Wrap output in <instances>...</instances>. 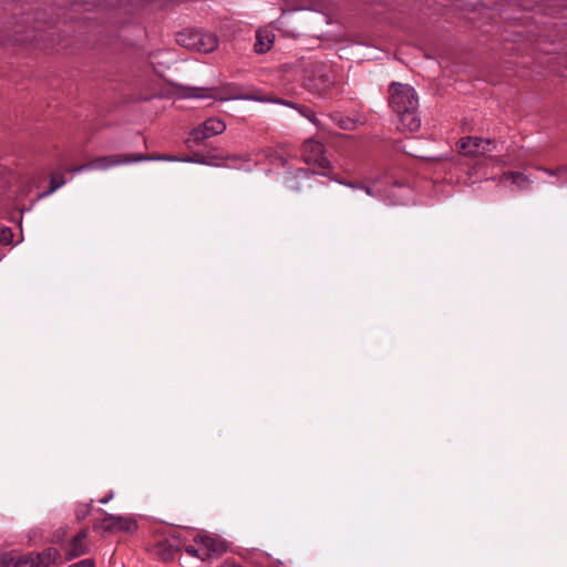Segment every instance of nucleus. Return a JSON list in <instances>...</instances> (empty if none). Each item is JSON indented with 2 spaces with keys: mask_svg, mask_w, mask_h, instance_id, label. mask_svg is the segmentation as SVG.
<instances>
[{
  "mask_svg": "<svg viewBox=\"0 0 567 567\" xmlns=\"http://www.w3.org/2000/svg\"><path fill=\"white\" fill-rule=\"evenodd\" d=\"M198 537L199 544L203 546L206 558L210 557L212 555L221 554L224 551V545L220 540L208 535H198Z\"/></svg>",
  "mask_w": 567,
  "mask_h": 567,
  "instance_id": "4468645a",
  "label": "nucleus"
},
{
  "mask_svg": "<svg viewBox=\"0 0 567 567\" xmlns=\"http://www.w3.org/2000/svg\"><path fill=\"white\" fill-rule=\"evenodd\" d=\"M289 187H290L291 189H296V190H298V189H299V188H298V187H296L293 184H290V185H289Z\"/></svg>",
  "mask_w": 567,
  "mask_h": 567,
  "instance_id": "bb28decb",
  "label": "nucleus"
},
{
  "mask_svg": "<svg viewBox=\"0 0 567 567\" xmlns=\"http://www.w3.org/2000/svg\"><path fill=\"white\" fill-rule=\"evenodd\" d=\"M535 168L539 172H544L548 176L557 177V178L567 173V165H560V166H557L556 168H547L545 166H535Z\"/></svg>",
  "mask_w": 567,
  "mask_h": 567,
  "instance_id": "f3484780",
  "label": "nucleus"
},
{
  "mask_svg": "<svg viewBox=\"0 0 567 567\" xmlns=\"http://www.w3.org/2000/svg\"><path fill=\"white\" fill-rule=\"evenodd\" d=\"M185 96L194 99H210L214 97V90L206 87H188Z\"/></svg>",
  "mask_w": 567,
  "mask_h": 567,
  "instance_id": "2eb2a0df",
  "label": "nucleus"
},
{
  "mask_svg": "<svg viewBox=\"0 0 567 567\" xmlns=\"http://www.w3.org/2000/svg\"><path fill=\"white\" fill-rule=\"evenodd\" d=\"M270 40H267V42L264 41L262 35L260 32L257 33V41L255 43V50L258 53H265L270 49Z\"/></svg>",
  "mask_w": 567,
  "mask_h": 567,
  "instance_id": "aec40b11",
  "label": "nucleus"
},
{
  "mask_svg": "<svg viewBox=\"0 0 567 567\" xmlns=\"http://www.w3.org/2000/svg\"><path fill=\"white\" fill-rule=\"evenodd\" d=\"M186 162H196V163H203V161L200 159H193V158H187L185 159Z\"/></svg>",
  "mask_w": 567,
  "mask_h": 567,
  "instance_id": "393cba45",
  "label": "nucleus"
},
{
  "mask_svg": "<svg viewBox=\"0 0 567 567\" xmlns=\"http://www.w3.org/2000/svg\"><path fill=\"white\" fill-rule=\"evenodd\" d=\"M133 526H136V523L132 522L128 518L122 516H114L106 514L103 519H101L97 524H95L96 529H103L105 532L113 530H131Z\"/></svg>",
  "mask_w": 567,
  "mask_h": 567,
  "instance_id": "9b49d317",
  "label": "nucleus"
},
{
  "mask_svg": "<svg viewBox=\"0 0 567 567\" xmlns=\"http://www.w3.org/2000/svg\"><path fill=\"white\" fill-rule=\"evenodd\" d=\"M226 130V124L216 117L206 120L203 124L194 127L190 132L192 140L200 143L209 137L221 134Z\"/></svg>",
  "mask_w": 567,
  "mask_h": 567,
  "instance_id": "1a4fd4ad",
  "label": "nucleus"
},
{
  "mask_svg": "<svg viewBox=\"0 0 567 567\" xmlns=\"http://www.w3.org/2000/svg\"><path fill=\"white\" fill-rule=\"evenodd\" d=\"M301 156L307 164L318 167V171L299 169L295 176L297 178H310L313 175L330 176L331 163L324 156L323 145L313 140H307L301 147Z\"/></svg>",
  "mask_w": 567,
  "mask_h": 567,
  "instance_id": "20e7f679",
  "label": "nucleus"
},
{
  "mask_svg": "<svg viewBox=\"0 0 567 567\" xmlns=\"http://www.w3.org/2000/svg\"><path fill=\"white\" fill-rule=\"evenodd\" d=\"M112 497H113V493H110V494H109V495H106L105 497L100 498V499H99V503H101V504H106L110 499H112Z\"/></svg>",
  "mask_w": 567,
  "mask_h": 567,
  "instance_id": "5701e85b",
  "label": "nucleus"
},
{
  "mask_svg": "<svg viewBox=\"0 0 567 567\" xmlns=\"http://www.w3.org/2000/svg\"><path fill=\"white\" fill-rule=\"evenodd\" d=\"M460 148L463 151L464 156H473L476 159L471 162L460 163L466 166L470 177L476 176V181L492 178L486 173L481 172L485 162H498L495 157L487 156L489 153L496 151L497 144L493 140H485L477 136H468L460 141Z\"/></svg>",
  "mask_w": 567,
  "mask_h": 567,
  "instance_id": "f03ea898",
  "label": "nucleus"
},
{
  "mask_svg": "<svg viewBox=\"0 0 567 567\" xmlns=\"http://www.w3.org/2000/svg\"><path fill=\"white\" fill-rule=\"evenodd\" d=\"M499 182H511V184L516 186L519 190L527 189L533 183L530 177L522 172H506L502 175Z\"/></svg>",
  "mask_w": 567,
  "mask_h": 567,
  "instance_id": "ddd939ff",
  "label": "nucleus"
},
{
  "mask_svg": "<svg viewBox=\"0 0 567 567\" xmlns=\"http://www.w3.org/2000/svg\"><path fill=\"white\" fill-rule=\"evenodd\" d=\"M305 86L315 95L327 97L336 84V74L326 63H313L305 71Z\"/></svg>",
  "mask_w": 567,
  "mask_h": 567,
  "instance_id": "7ed1b4c3",
  "label": "nucleus"
},
{
  "mask_svg": "<svg viewBox=\"0 0 567 567\" xmlns=\"http://www.w3.org/2000/svg\"><path fill=\"white\" fill-rule=\"evenodd\" d=\"M12 231L8 227L0 226V244L8 245L12 241Z\"/></svg>",
  "mask_w": 567,
  "mask_h": 567,
  "instance_id": "412c9836",
  "label": "nucleus"
},
{
  "mask_svg": "<svg viewBox=\"0 0 567 567\" xmlns=\"http://www.w3.org/2000/svg\"><path fill=\"white\" fill-rule=\"evenodd\" d=\"M64 183H65V181H64V177H63V175L61 173H53V174H51V176H50V189H49V192L47 194H52L58 188L63 186Z\"/></svg>",
  "mask_w": 567,
  "mask_h": 567,
  "instance_id": "a211bd4d",
  "label": "nucleus"
},
{
  "mask_svg": "<svg viewBox=\"0 0 567 567\" xmlns=\"http://www.w3.org/2000/svg\"><path fill=\"white\" fill-rule=\"evenodd\" d=\"M389 105L396 115L398 130L410 133L419 131V96L411 85L392 82L389 86Z\"/></svg>",
  "mask_w": 567,
  "mask_h": 567,
  "instance_id": "f257e3e1",
  "label": "nucleus"
},
{
  "mask_svg": "<svg viewBox=\"0 0 567 567\" xmlns=\"http://www.w3.org/2000/svg\"><path fill=\"white\" fill-rule=\"evenodd\" d=\"M140 161H142V154H133V155L115 154V155L102 156V157H97L84 165L75 167L74 172L79 173V172L86 171V169H107V168L116 166V165L136 163Z\"/></svg>",
  "mask_w": 567,
  "mask_h": 567,
  "instance_id": "6e6552de",
  "label": "nucleus"
},
{
  "mask_svg": "<svg viewBox=\"0 0 567 567\" xmlns=\"http://www.w3.org/2000/svg\"><path fill=\"white\" fill-rule=\"evenodd\" d=\"M333 181H336L337 183L341 184V185H344L349 188H352V189H363L368 195L370 196H375V190H374V187L370 186V185H365L364 183H353V182H346V181H342V179H337L334 177H331Z\"/></svg>",
  "mask_w": 567,
  "mask_h": 567,
  "instance_id": "dca6fc26",
  "label": "nucleus"
},
{
  "mask_svg": "<svg viewBox=\"0 0 567 567\" xmlns=\"http://www.w3.org/2000/svg\"><path fill=\"white\" fill-rule=\"evenodd\" d=\"M553 184H555L557 186H560V187H564V186H567V181L566 179L557 181V182H553Z\"/></svg>",
  "mask_w": 567,
  "mask_h": 567,
  "instance_id": "b1692460",
  "label": "nucleus"
},
{
  "mask_svg": "<svg viewBox=\"0 0 567 567\" xmlns=\"http://www.w3.org/2000/svg\"><path fill=\"white\" fill-rule=\"evenodd\" d=\"M153 159H155V158H154V157H148V156H146V155H144V157H143V161H144V162H145V161H153Z\"/></svg>",
  "mask_w": 567,
  "mask_h": 567,
  "instance_id": "a878e982",
  "label": "nucleus"
},
{
  "mask_svg": "<svg viewBox=\"0 0 567 567\" xmlns=\"http://www.w3.org/2000/svg\"><path fill=\"white\" fill-rule=\"evenodd\" d=\"M247 99L248 100L258 101V102L277 103V104H281V105H286V106L292 107L301 116H303L305 118L310 121L316 126H319V120L317 118L315 112L311 109H309V107H307L305 105H299V104H296V103H293L291 101H287V100H282V99L268 97V96H248Z\"/></svg>",
  "mask_w": 567,
  "mask_h": 567,
  "instance_id": "9d476101",
  "label": "nucleus"
},
{
  "mask_svg": "<svg viewBox=\"0 0 567 567\" xmlns=\"http://www.w3.org/2000/svg\"><path fill=\"white\" fill-rule=\"evenodd\" d=\"M69 567H94V561L93 559L86 558L70 565Z\"/></svg>",
  "mask_w": 567,
  "mask_h": 567,
  "instance_id": "4be33fe9",
  "label": "nucleus"
},
{
  "mask_svg": "<svg viewBox=\"0 0 567 567\" xmlns=\"http://www.w3.org/2000/svg\"><path fill=\"white\" fill-rule=\"evenodd\" d=\"M59 557L55 548H47L42 553L29 554L19 559L3 555L0 564L3 567H49Z\"/></svg>",
  "mask_w": 567,
  "mask_h": 567,
  "instance_id": "0eeeda50",
  "label": "nucleus"
},
{
  "mask_svg": "<svg viewBox=\"0 0 567 567\" xmlns=\"http://www.w3.org/2000/svg\"><path fill=\"white\" fill-rule=\"evenodd\" d=\"M92 511V502L78 504L75 508V517L78 520L85 519Z\"/></svg>",
  "mask_w": 567,
  "mask_h": 567,
  "instance_id": "6ab92c4d",
  "label": "nucleus"
},
{
  "mask_svg": "<svg viewBox=\"0 0 567 567\" xmlns=\"http://www.w3.org/2000/svg\"><path fill=\"white\" fill-rule=\"evenodd\" d=\"M182 550L202 561L206 559L198 535L192 544H186L179 536L175 535L157 544V553L164 560L173 559L175 554Z\"/></svg>",
  "mask_w": 567,
  "mask_h": 567,
  "instance_id": "39448f33",
  "label": "nucleus"
},
{
  "mask_svg": "<svg viewBox=\"0 0 567 567\" xmlns=\"http://www.w3.org/2000/svg\"><path fill=\"white\" fill-rule=\"evenodd\" d=\"M87 537L89 530L82 529L71 539L65 551L68 558H76L89 551Z\"/></svg>",
  "mask_w": 567,
  "mask_h": 567,
  "instance_id": "f8f14e48",
  "label": "nucleus"
},
{
  "mask_svg": "<svg viewBox=\"0 0 567 567\" xmlns=\"http://www.w3.org/2000/svg\"><path fill=\"white\" fill-rule=\"evenodd\" d=\"M176 42L188 50L210 53L218 47V39L212 32L186 29L176 34Z\"/></svg>",
  "mask_w": 567,
  "mask_h": 567,
  "instance_id": "423d86ee",
  "label": "nucleus"
}]
</instances>
